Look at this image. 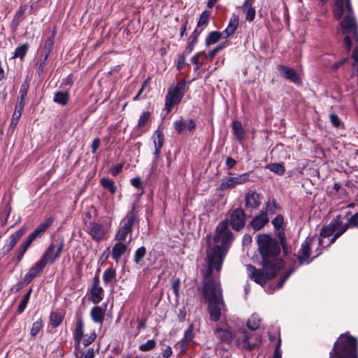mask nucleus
Masks as SVG:
<instances>
[{
	"label": "nucleus",
	"mask_w": 358,
	"mask_h": 358,
	"mask_svg": "<svg viewBox=\"0 0 358 358\" xmlns=\"http://www.w3.org/2000/svg\"><path fill=\"white\" fill-rule=\"evenodd\" d=\"M228 226V220H224L216 227L214 242L217 245L207 256L208 266L207 268L203 271L204 276L203 285L210 280L220 282L217 280L212 279L210 276L213 267H215V270L218 272L221 270L224 257L233 240V234L229 229Z\"/></svg>",
	"instance_id": "f257e3e1"
},
{
	"label": "nucleus",
	"mask_w": 358,
	"mask_h": 358,
	"mask_svg": "<svg viewBox=\"0 0 358 358\" xmlns=\"http://www.w3.org/2000/svg\"><path fill=\"white\" fill-rule=\"evenodd\" d=\"M202 294L208 302V309L210 320L219 321L222 312L226 310L220 283L212 280L207 282L203 285Z\"/></svg>",
	"instance_id": "f03ea898"
},
{
	"label": "nucleus",
	"mask_w": 358,
	"mask_h": 358,
	"mask_svg": "<svg viewBox=\"0 0 358 358\" xmlns=\"http://www.w3.org/2000/svg\"><path fill=\"white\" fill-rule=\"evenodd\" d=\"M259 251L262 256V263L272 266L276 264L280 270L283 266V262L278 258L280 252V245L278 241L268 234H261L257 238Z\"/></svg>",
	"instance_id": "7ed1b4c3"
},
{
	"label": "nucleus",
	"mask_w": 358,
	"mask_h": 358,
	"mask_svg": "<svg viewBox=\"0 0 358 358\" xmlns=\"http://www.w3.org/2000/svg\"><path fill=\"white\" fill-rule=\"evenodd\" d=\"M357 348L356 338L347 334H342L334 345L333 352L329 354L330 358H352L354 350Z\"/></svg>",
	"instance_id": "20e7f679"
},
{
	"label": "nucleus",
	"mask_w": 358,
	"mask_h": 358,
	"mask_svg": "<svg viewBox=\"0 0 358 358\" xmlns=\"http://www.w3.org/2000/svg\"><path fill=\"white\" fill-rule=\"evenodd\" d=\"M262 268L257 269L251 264L246 266L247 273L248 277L255 281L256 283L264 286L266 281L273 278L275 276L276 273L280 271L278 266H275L276 264L272 266L262 263Z\"/></svg>",
	"instance_id": "39448f33"
},
{
	"label": "nucleus",
	"mask_w": 358,
	"mask_h": 358,
	"mask_svg": "<svg viewBox=\"0 0 358 358\" xmlns=\"http://www.w3.org/2000/svg\"><path fill=\"white\" fill-rule=\"evenodd\" d=\"M348 228V222L343 224L341 215H338L328 225L321 229L320 236L322 238H324L333 236L329 243L327 245H329L343 234Z\"/></svg>",
	"instance_id": "423d86ee"
},
{
	"label": "nucleus",
	"mask_w": 358,
	"mask_h": 358,
	"mask_svg": "<svg viewBox=\"0 0 358 358\" xmlns=\"http://www.w3.org/2000/svg\"><path fill=\"white\" fill-rule=\"evenodd\" d=\"M187 90V83L184 80L169 89L165 99V109L168 113L172 110L174 106L180 102Z\"/></svg>",
	"instance_id": "0eeeda50"
},
{
	"label": "nucleus",
	"mask_w": 358,
	"mask_h": 358,
	"mask_svg": "<svg viewBox=\"0 0 358 358\" xmlns=\"http://www.w3.org/2000/svg\"><path fill=\"white\" fill-rule=\"evenodd\" d=\"M63 248V242H61L57 248L55 243H51L39 260L40 263L44 266H45L47 264H54L60 257Z\"/></svg>",
	"instance_id": "6e6552de"
},
{
	"label": "nucleus",
	"mask_w": 358,
	"mask_h": 358,
	"mask_svg": "<svg viewBox=\"0 0 358 358\" xmlns=\"http://www.w3.org/2000/svg\"><path fill=\"white\" fill-rule=\"evenodd\" d=\"M236 344L238 348L247 350L252 351L257 346L256 339L252 337V335L245 330L240 331L236 335Z\"/></svg>",
	"instance_id": "1a4fd4ad"
},
{
	"label": "nucleus",
	"mask_w": 358,
	"mask_h": 358,
	"mask_svg": "<svg viewBox=\"0 0 358 358\" xmlns=\"http://www.w3.org/2000/svg\"><path fill=\"white\" fill-rule=\"evenodd\" d=\"M250 173H244L233 177H227L222 179L220 189L226 191L234 188L236 185H243L250 180Z\"/></svg>",
	"instance_id": "9d476101"
},
{
	"label": "nucleus",
	"mask_w": 358,
	"mask_h": 358,
	"mask_svg": "<svg viewBox=\"0 0 358 358\" xmlns=\"http://www.w3.org/2000/svg\"><path fill=\"white\" fill-rule=\"evenodd\" d=\"M245 222L246 215L242 208H237L231 211L229 216V223L234 231H239L243 229Z\"/></svg>",
	"instance_id": "9b49d317"
},
{
	"label": "nucleus",
	"mask_w": 358,
	"mask_h": 358,
	"mask_svg": "<svg viewBox=\"0 0 358 358\" xmlns=\"http://www.w3.org/2000/svg\"><path fill=\"white\" fill-rule=\"evenodd\" d=\"M153 138H154V144H155V152H154L155 159H154L153 165L150 169V176L152 175V173L156 169L157 162L160 155L161 149L163 147L164 143V134H163L162 130L160 129H157L154 134Z\"/></svg>",
	"instance_id": "f8f14e48"
},
{
	"label": "nucleus",
	"mask_w": 358,
	"mask_h": 358,
	"mask_svg": "<svg viewBox=\"0 0 358 358\" xmlns=\"http://www.w3.org/2000/svg\"><path fill=\"white\" fill-rule=\"evenodd\" d=\"M313 241V238L308 237L304 242L301 243L297 254V259L300 264H309L310 262L309 257L310 255V245Z\"/></svg>",
	"instance_id": "ddd939ff"
},
{
	"label": "nucleus",
	"mask_w": 358,
	"mask_h": 358,
	"mask_svg": "<svg viewBox=\"0 0 358 358\" xmlns=\"http://www.w3.org/2000/svg\"><path fill=\"white\" fill-rule=\"evenodd\" d=\"M53 220L52 218H48L44 222L41 223L34 231L29 235L26 241L31 245L34 241L37 238H41L46 230L51 226L52 224Z\"/></svg>",
	"instance_id": "4468645a"
},
{
	"label": "nucleus",
	"mask_w": 358,
	"mask_h": 358,
	"mask_svg": "<svg viewBox=\"0 0 358 358\" xmlns=\"http://www.w3.org/2000/svg\"><path fill=\"white\" fill-rule=\"evenodd\" d=\"M103 289L100 286L99 278L96 275L93 278V285L90 291L91 300L94 304L100 303L103 299Z\"/></svg>",
	"instance_id": "2eb2a0df"
},
{
	"label": "nucleus",
	"mask_w": 358,
	"mask_h": 358,
	"mask_svg": "<svg viewBox=\"0 0 358 358\" xmlns=\"http://www.w3.org/2000/svg\"><path fill=\"white\" fill-rule=\"evenodd\" d=\"M88 233L93 240L99 242L105 238L106 230L99 223L90 222L88 226Z\"/></svg>",
	"instance_id": "dca6fc26"
},
{
	"label": "nucleus",
	"mask_w": 358,
	"mask_h": 358,
	"mask_svg": "<svg viewBox=\"0 0 358 358\" xmlns=\"http://www.w3.org/2000/svg\"><path fill=\"white\" fill-rule=\"evenodd\" d=\"M193 329L194 325L192 324L185 331L182 339L176 344V348L180 350V352L185 353L190 346L194 338Z\"/></svg>",
	"instance_id": "f3484780"
},
{
	"label": "nucleus",
	"mask_w": 358,
	"mask_h": 358,
	"mask_svg": "<svg viewBox=\"0 0 358 358\" xmlns=\"http://www.w3.org/2000/svg\"><path fill=\"white\" fill-rule=\"evenodd\" d=\"M245 206L251 210L257 209L260 206V194L255 191L250 190L245 194Z\"/></svg>",
	"instance_id": "a211bd4d"
},
{
	"label": "nucleus",
	"mask_w": 358,
	"mask_h": 358,
	"mask_svg": "<svg viewBox=\"0 0 358 358\" xmlns=\"http://www.w3.org/2000/svg\"><path fill=\"white\" fill-rule=\"evenodd\" d=\"M278 70L283 74V77L285 78L295 84L301 83V79L300 76L293 68L281 64L278 66Z\"/></svg>",
	"instance_id": "6ab92c4d"
},
{
	"label": "nucleus",
	"mask_w": 358,
	"mask_h": 358,
	"mask_svg": "<svg viewBox=\"0 0 358 358\" xmlns=\"http://www.w3.org/2000/svg\"><path fill=\"white\" fill-rule=\"evenodd\" d=\"M44 266L38 261L34 266H32L29 271L24 275L22 278V282L25 285L29 284L35 277L39 275L44 268Z\"/></svg>",
	"instance_id": "aec40b11"
},
{
	"label": "nucleus",
	"mask_w": 358,
	"mask_h": 358,
	"mask_svg": "<svg viewBox=\"0 0 358 358\" xmlns=\"http://www.w3.org/2000/svg\"><path fill=\"white\" fill-rule=\"evenodd\" d=\"M268 222V217L261 211L259 215L254 217V218L250 222V225L254 230L259 231L261 230L266 224H267Z\"/></svg>",
	"instance_id": "412c9836"
},
{
	"label": "nucleus",
	"mask_w": 358,
	"mask_h": 358,
	"mask_svg": "<svg viewBox=\"0 0 358 358\" xmlns=\"http://www.w3.org/2000/svg\"><path fill=\"white\" fill-rule=\"evenodd\" d=\"M255 0H245L242 6L243 13L245 15V20L252 22L256 15V10L254 7Z\"/></svg>",
	"instance_id": "4be33fe9"
},
{
	"label": "nucleus",
	"mask_w": 358,
	"mask_h": 358,
	"mask_svg": "<svg viewBox=\"0 0 358 358\" xmlns=\"http://www.w3.org/2000/svg\"><path fill=\"white\" fill-rule=\"evenodd\" d=\"M84 337V322L82 317L79 316L76 318V327L73 331V338L76 343L77 348L79 345Z\"/></svg>",
	"instance_id": "5701e85b"
},
{
	"label": "nucleus",
	"mask_w": 358,
	"mask_h": 358,
	"mask_svg": "<svg viewBox=\"0 0 358 358\" xmlns=\"http://www.w3.org/2000/svg\"><path fill=\"white\" fill-rule=\"evenodd\" d=\"M239 23V17L236 14H233L231 17L228 26L227 28L222 31L224 34V38H227L231 36H232L236 30L237 29V27L238 26Z\"/></svg>",
	"instance_id": "b1692460"
},
{
	"label": "nucleus",
	"mask_w": 358,
	"mask_h": 358,
	"mask_svg": "<svg viewBox=\"0 0 358 358\" xmlns=\"http://www.w3.org/2000/svg\"><path fill=\"white\" fill-rule=\"evenodd\" d=\"M214 334L215 337L220 341V342L230 343L233 339L232 333L226 329L217 327L214 330Z\"/></svg>",
	"instance_id": "393cba45"
},
{
	"label": "nucleus",
	"mask_w": 358,
	"mask_h": 358,
	"mask_svg": "<svg viewBox=\"0 0 358 358\" xmlns=\"http://www.w3.org/2000/svg\"><path fill=\"white\" fill-rule=\"evenodd\" d=\"M127 249V246L126 244L118 241L112 249L111 256L113 259L117 263L121 256L126 252Z\"/></svg>",
	"instance_id": "a878e982"
},
{
	"label": "nucleus",
	"mask_w": 358,
	"mask_h": 358,
	"mask_svg": "<svg viewBox=\"0 0 358 358\" xmlns=\"http://www.w3.org/2000/svg\"><path fill=\"white\" fill-rule=\"evenodd\" d=\"M279 210H280V206L276 202V201L274 199H269L265 203V208L263 209L262 212L268 217L269 215H274Z\"/></svg>",
	"instance_id": "bb28decb"
},
{
	"label": "nucleus",
	"mask_w": 358,
	"mask_h": 358,
	"mask_svg": "<svg viewBox=\"0 0 358 358\" xmlns=\"http://www.w3.org/2000/svg\"><path fill=\"white\" fill-rule=\"evenodd\" d=\"M90 315L94 322L102 324L104 320L105 310L100 306H95L92 308Z\"/></svg>",
	"instance_id": "cd10ccee"
},
{
	"label": "nucleus",
	"mask_w": 358,
	"mask_h": 358,
	"mask_svg": "<svg viewBox=\"0 0 358 358\" xmlns=\"http://www.w3.org/2000/svg\"><path fill=\"white\" fill-rule=\"evenodd\" d=\"M136 217V213L134 210L128 212L125 217L122 221V223L123 224L122 227L127 229L130 231H132L134 222Z\"/></svg>",
	"instance_id": "c85d7f7f"
},
{
	"label": "nucleus",
	"mask_w": 358,
	"mask_h": 358,
	"mask_svg": "<svg viewBox=\"0 0 358 358\" xmlns=\"http://www.w3.org/2000/svg\"><path fill=\"white\" fill-rule=\"evenodd\" d=\"M233 132L235 135L236 139L241 142L245 136V131L243 128V126L239 121H234L232 125Z\"/></svg>",
	"instance_id": "c756f323"
},
{
	"label": "nucleus",
	"mask_w": 358,
	"mask_h": 358,
	"mask_svg": "<svg viewBox=\"0 0 358 358\" xmlns=\"http://www.w3.org/2000/svg\"><path fill=\"white\" fill-rule=\"evenodd\" d=\"M24 106L25 105H23L22 103H17L16 105L10 122V126L13 128H15L17 126L19 120L22 115V113L23 111Z\"/></svg>",
	"instance_id": "7c9ffc66"
},
{
	"label": "nucleus",
	"mask_w": 358,
	"mask_h": 358,
	"mask_svg": "<svg viewBox=\"0 0 358 358\" xmlns=\"http://www.w3.org/2000/svg\"><path fill=\"white\" fill-rule=\"evenodd\" d=\"M25 10H26L25 6H20L19 10L15 14L14 17L11 22V27L14 30H15L17 29L20 22L23 20Z\"/></svg>",
	"instance_id": "2f4dec72"
},
{
	"label": "nucleus",
	"mask_w": 358,
	"mask_h": 358,
	"mask_svg": "<svg viewBox=\"0 0 358 358\" xmlns=\"http://www.w3.org/2000/svg\"><path fill=\"white\" fill-rule=\"evenodd\" d=\"M224 33L219 31L210 32L206 38V45L210 46L213 44L216 43L222 37L224 38Z\"/></svg>",
	"instance_id": "473e14b6"
},
{
	"label": "nucleus",
	"mask_w": 358,
	"mask_h": 358,
	"mask_svg": "<svg viewBox=\"0 0 358 358\" xmlns=\"http://www.w3.org/2000/svg\"><path fill=\"white\" fill-rule=\"evenodd\" d=\"M69 100V94L67 92H57L55 94L53 101L62 106L67 104Z\"/></svg>",
	"instance_id": "72a5a7b5"
},
{
	"label": "nucleus",
	"mask_w": 358,
	"mask_h": 358,
	"mask_svg": "<svg viewBox=\"0 0 358 358\" xmlns=\"http://www.w3.org/2000/svg\"><path fill=\"white\" fill-rule=\"evenodd\" d=\"M344 14V1L343 0H335L334 7V15L336 20H340Z\"/></svg>",
	"instance_id": "f704fd0d"
},
{
	"label": "nucleus",
	"mask_w": 358,
	"mask_h": 358,
	"mask_svg": "<svg viewBox=\"0 0 358 358\" xmlns=\"http://www.w3.org/2000/svg\"><path fill=\"white\" fill-rule=\"evenodd\" d=\"M116 280V272L113 268H107L103 274V280L105 285H108Z\"/></svg>",
	"instance_id": "c9c22d12"
},
{
	"label": "nucleus",
	"mask_w": 358,
	"mask_h": 358,
	"mask_svg": "<svg viewBox=\"0 0 358 358\" xmlns=\"http://www.w3.org/2000/svg\"><path fill=\"white\" fill-rule=\"evenodd\" d=\"M261 324V320L257 315H252L247 322V327L252 331L257 329Z\"/></svg>",
	"instance_id": "e433bc0d"
},
{
	"label": "nucleus",
	"mask_w": 358,
	"mask_h": 358,
	"mask_svg": "<svg viewBox=\"0 0 358 358\" xmlns=\"http://www.w3.org/2000/svg\"><path fill=\"white\" fill-rule=\"evenodd\" d=\"M266 168L279 176L283 175L285 171L284 166L280 163L269 164Z\"/></svg>",
	"instance_id": "4c0bfd02"
},
{
	"label": "nucleus",
	"mask_w": 358,
	"mask_h": 358,
	"mask_svg": "<svg viewBox=\"0 0 358 358\" xmlns=\"http://www.w3.org/2000/svg\"><path fill=\"white\" fill-rule=\"evenodd\" d=\"M26 227H23L16 231L14 234H13L10 236V241L8 243L11 245V246L14 247L15 244L17 243L19 239L22 236V235L25 233Z\"/></svg>",
	"instance_id": "58836bf2"
},
{
	"label": "nucleus",
	"mask_w": 358,
	"mask_h": 358,
	"mask_svg": "<svg viewBox=\"0 0 358 358\" xmlns=\"http://www.w3.org/2000/svg\"><path fill=\"white\" fill-rule=\"evenodd\" d=\"M102 187L110 191V194H114L116 192V187L113 180L103 178L100 182Z\"/></svg>",
	"instance_id": "ea45409f"
},
{
	"label": "nucleus",
	"mask_w": 358,
	"mask_h": 358,
	"mask_svg": "<svg viewBox=\"0 0 358 358\" xmlns=\"http://www.w3.org/2000/svg\"><path fill=\"white\" fill-rule=\"evenodd\" d=\"M29 48V45L28 43H24L18 46L15 50L13 57H19L21 59H23L28 52Z\"/></svg>",
	"instance_id": "a19ab883"
},
{
	"label": "nucleus",
	"mask_w": 358,
	"mask_h": 358,
	"mask_svg": "<svg viewBox=\"0 0 358 358\" xmlns=\"http://www.w3.org/2000/svg\"><path fill=\"white\" fill-rule=\"evenodd\" d=\"M147 253L146 248L143 246L138 248L134 255V261L136 264H140Z\"/></svg>",
	"instance_id": "79ce46f5"
},
{
	"label": "nucleus",
	"mask_w": 358,
	"mask_h": 358,
	"mask_svg": "<svg viewBox=\"0 0 358 358\" xmlns=\"http://www.w3.org/2000/svg\"><path fill=\"white\" fill-rule=\"evenodd\" d=\"M32 289H29V290L24 294L23 296V299H22L21 302L20 303L18 308H17V312L18 313H22L25 310L27 305L29 301L31 294Z\"/></svg>",
	"instance_id": "37998d69"
},
{
	"label": "nucleus",
	"mask_w": 358,
	"mask_h": 358,
	"mask_svg": "<svg viewBox=\"0 0 358 358\" xmlns=\"http://www.w3.org/2000/svg\"><path fill=\"white\" fill-rule=\"evenodd\" d=\"M53 44H54V40H53V38H52V37L48 38L45 41V44H44L43 50V54L45 56V60H47V59L51 52Z\"/></svg>",
	"instance_id": "c03bdc74"
},
{
	"label": "nucleus",
	"mask_w": 358,
	"mask_h": 358,
	"mask_svg": "<svg viewBox=\"0 0 358 358\" xmlns=\"http://www.w3.org/2000/svg\"><path fill=\"white\" fill-rule=\"evenodd\" d=\"M43 328V320L39 318L37 321L34 322L30 331V334L32 337H35Z\"/></svg>",
	"instance_id": "a18cd8bd"
},
{
	"label": "nucleus",
	"mask_w": 358,
	"mask_h": 358,
	"mask_svg": "<svg viewBox=\"0 0 358 358\" xmlns=\"http://www.w3.org/2000/svg\"><path fill=\"white\" fill-rule=\"evenodd\" d=\"M131 233V231L122 226L121 228L117 232L115 238L119 242H122L123 241H125L128 234Z\"/></svg>",
	"instance_id": "49530a36"
},
{
	"label": "nucleus",
	"mask_w": 358,
	"mask_h": 358,
	"mask_svg": "<svg viewBox=\"0 0 358 358\" xmlns=\"http://www.w3.org/2000/svg\"><path fill=\"white\" fill-rule=\"evenodd\" d=\"M28 89H29V84H27V83H24L21 85L20 90V100L18 102V103H22L23 105H25Z\"/></svg>",
	"instance_id": "de8ad7c7"
},
{
	"label": "nucleus",
	"mask_w": 358,
	"mask_h": 358,
	"mask_svg": "<svg viewBox=\"0 0 358 358\" xmlns=\"http://www.w3.org/2000/svg\"><path fill=\"white\" fill-rule=\"evenodd\" d=\"M210 13L208 10L203 11L199 19L197 27H201L203 26H206L208 24V21L210 17Z\"/></svg>",
	"instance_id": "09e8293b"
},
{
	"label": "nucleus",
	"mask_w": 358,
	"mask_h": 358,
	"mask_svg": "<svg viewBox=\"0 0 358 358\" xmlns=\"http://www.w3.org/2000/svg\"><path fill=\"white\" fill-rule=\"evenodd\" d=\"M50 322L54 327L59 326L62 322V317L61 315L56 312H52L50 316Z\"/></svg>",
	"instance_id": "8fccbe9b"
},
{
	"label": "nucleus",
	"mask_w": 358,
	"mask_h": 358,
	"mask_svg": "<svg viewBox=\"0 0 358 358\" xmlns=\"http://www.w3.org/2000/svg\"><path fill=\"white\" fill-rule=\"evenodd\" d=\"M156 346V342L154 339L148 340L145 343L139 346V350L142 352H147L154 349Z\"/></svg>",
	"instance_id": "3c124183"
},
{
	"label": "nucleus",
	"mask_w": 358,
	"mask_h": 358,
	"mask_svg": "<svg viewBox=\"0 0 358 358\" xmlns=\"http://www.w3.org/2000/svg\"><path fill=\"white\" fill-rule=\"evenodd\" d=\"M150 117V113L149 111H144L140 116L138 122V127H143Z\"/></svg>",
	"instance_id": "603ef678"
},
{
	"label": "nucleus",
	"mask_w": 358,
	"mask_h": 358,
	"mask_svg": "<svg viewBox=\"0 0 358 358\" xmlns=\"http://www.w3.org/2000/svg\"><path fill=\"white\" fill-rule=\"evenodd\" d=\"M31 245L28 243L26 241L21 245L20 248H19L17 252V262H20L22 259L24 253L26 252L27 250Z\"/></svg>",
	"instance_id": "864d4df0"
},
{
	"label": "nucleus",
	"mask_w": 358,
	"mask_h": 358,
	"mask_svg": "<svg viewBox=\"0 0 358 358\" xmlns=\"http://www.w3.org/2000/svg\"><path fill=\"white\" fill-rule=\"evenodd\" d=\"M96 334L95 331H94L90 334L84 336L81 342H83V344L85 347H87V346L90 345L91 343H92L94 341V340L96 339Z\"/></svg>",
	"instance_id": "5fc2aeb1"
},
{
	"label": "nucleus",
	"mask_w": 358,
	"mask_h": 358,
	"mask_svg": "<svg viewBox=\"0 0 358 358\" xmlns=\"http://www.w3.org/2000/svg\"><path fill=\"white\" fill-rule=\"evenodd\" d=\"M11 212V206L10 204H6L1 215V224L3 226L6 224L8 218Z\"/></svg>",
	"instance_id": "6e6d98bb"
},
{
	"label": "nucleus",
	"mask_w": 358,
	"mask_h": 358,
	"mask_svg": "<svg viewBox=\"0 0 358 358\" xmlns=\"http://www.w3.org/2000/svg\"><path fill=\"white\" fill-rule=\"evenodd\" d=\"M271 222L275 229H280L284 224V217L282 215L279 214L272 220Z\"/></svg>",
	"instance_id": "4d7b16f0"
},
{
	"label": "nucleus",
	"mask_w": 358,
	"mask_h": 358,
	"mask_svg": "<svg viewBox=\"0 0 358 358\" xmlns=\"http://www.w3.org/2000/svg\"><path fill=\"white\" fill-rule=\"evenodd\" d=\"M180 287V278H176L172 280V289L176 298L179 297Z\"/></svg>",
	"instance_id": "13d9d810"
},
{
	"label": "nucleus",
	"mask_w": 358,
	"mask_h": 358,
	"mask_svg": "<svg viewBox=\"0 0 358 358\" xmlns=\"http://www.w3.org/2000/svg\"><path fill=\"white\" fill-rule=\"evenodd\" d=\"M329 118H330L331 123L335 127H337V128L340 127L343 124V122L339 119L338 116L335 113L331 114L329 115Z\"/></svg>",
	"instance_id": "bf43d9fd"
},
{
	"label": "nucleus",
	"mask_w": 358,
	"mask_h": 358,
	"mask_svg": "<svg viewBox=\"0 0 358 358\" xmlns=\"http://www.w3.org/2000/svg\"><path fill=\"white\" fill-rule=\"evenodd\" d=\"M348 226L358 229V213L354 214L348 219Z\"/></svg>",
	"instance_id": "052dcab7"
},
{
	"label": "nucleus",
	"mask_w": 358,
	"mask_h": 358,
	"mask_svg": "<svg viewBox=\"0 0 358 358\" xmlns=\"http://www.w3.org/2000/svg\"><path fill=\"white\" fill-rule=\"evenodd\" d=\"M294 269L293 268H291L289 269L286 273H285V275L280 278V280H279L278 285H277V287L278 289H280L283 287L284 285V283L285 282V281L289 278V277L290 276V275L294 272Z\"/></svg>",
	"instance_id": "680f3d73"
},
{
	"label": "nucleus",
	"mask_w": 358,
	"mask_h": 358,
	"mask_svg": "<svg viewBox=\"0 0 358 358\" xmlns=\"http://www.w3.org/2000/svg\"><path fill=\"white\" fill-rule=\"evenodd\" d=\"M224 47L225 43H223L216 46L215 48L211 50L208 55V56L210 57V59L212 60L220 50L224 48Z\"/></svg>",
	"instance_id": "e2e57ef3"
},
{
	"label": "nucleus",
	"mask_w": 358,
	"mask_h": 358,
	"mask_svg": "<svg viewBox=\"0 0 358 358\" xmlns=\"http://www.w3.org/2000/svg\"><path fill=\"white\" fill-rule=\"evenodd\" d=\"M95 353L93 348H88L86 351L81 352L79 358H94Z\"/></svg>",
	"instance_id": "0e129e2a"
},
{
	"label": "nucleus",
	"mask_w": 358,
	"mask_h": 358,
	"mask_svg": "<svg viewBox=\"0 0 358 358\" xmlns=\"http://www.w3.org/2000/svg\"><path fill=\"white\" fill-rule=\"evenodd\" d=\"M187 55L183 52L178 57L177 69L181 70L185 64V57Z\"/></svg>",
	"instance_id": "69168bd1"
},
{
	"label": "nucleus",
	"mask_w": 358,
	"mask_h": 358,
	"mask_svg": "<svg viewBox=\"0 0 358 358\" xmlns=\"http://www.w3.org/2000/svg\"><path fill=\"white\" fill-rule=\"evenodd\" d=\"M185 123L181 120H177L174 122V128L179 134H181L185 129Z\"/></svg>",
	"instance_id": "338daca9"
},
{
	"label": "nucleus",
	"mask_w": 358,
	"mask_h": 358,
	"mask_svg": "<svg viewBox=\"0 0 358 358\" xmlns=\"http://www.w3.org/2000/svg\"><path fill=\"white\" fill-rule=\"evenodd\" d=\"M203 29L200 27H196L193 33L191 34V36L189 38V40H193L198 42V38L200 34L202 32Z\"/></svg>",
	"instance_id": "774afa93"
}]
</instances>
